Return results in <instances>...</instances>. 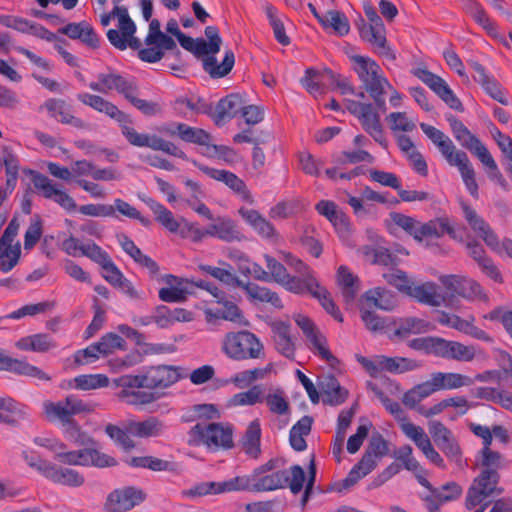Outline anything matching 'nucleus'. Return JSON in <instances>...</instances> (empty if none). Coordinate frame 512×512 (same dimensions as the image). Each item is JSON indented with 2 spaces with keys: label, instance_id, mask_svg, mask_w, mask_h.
<instances>
[{
  "label": "nucleus",
  "instance_id": "obj_30",
  "mask_svg": "<svg viewBox=\"0 0 512 512\" xmlns=\"http://www.w3.org/2000/svg\"><path fill=\"white\" fill-rule=\"evenodd\" d=\"M442 490H451L450 494L435 489L431 495L426 496L424 501L429 512H438L439 507L446 502L458 499L462 494V487L456 482H449L442 486Z\"/></svg>",
  "mask_w": 512,
  "mask_h": 512
},
{
  "label": "nucleus",
  "instance_id": "obj_32",
  "mask_svg": "<svg viewBox=\"0 0 512 512\" xmlns=\"http://www.w3.org/2000/svg\"><path fill=\"white\" fill-rule=\"evenodd\" d=\"M396 329L394 330L393 336H390V339L394 337L398 339H405L410 334H420L425 333L432 330V325L424 320L417 317H407L400 319L399 322H396Z\"/></svg>",
  "mask_w": 512,
  "mask_h": 512
},
{
  "label": "nucleus",
  "instance_id": "obj_4",
  "mask_svg": "<svg viewBox=\"0 0 512 512\" xmlns=\"http://www.w3.org/2000/svg\"><path fill=\"white\" fill-rule=\"evenodd\" d=\"M474 379L460 373H432L431 379L414 386L404 393L402 402L408 408H415L423 399L440 390L458 389L470 386Z\"/></svg>",
  "mask_w": 512,
  "mask_h": 512
},
{
  "label": "nucleus",
  "instance_id": "obj_11",
  "mask_svg": "<svg viewBox=\"0 0 512 512\" xmlns=\"http://www.w3.org/2000/svg\"><path fill=\"white\" fill-rule=\"evenodd\" d=\"M54 459L61 464L73 466H95L99 468L113 467L117 465V460L96 448H83L79 450L67 451L61 449Z\"/></svg>",
  "mask_w": 512,
  "mask_h": 512
},
{
  "label": "nucleus",
  "instance_id": "obj_50",
  "mask_svg": "<svg viewBox=\"0 0 512 512\" xmlns=\"http://www.w3.org/2000/svg\"><path fill=\"white\" fill-rule=\"evenodd\" d=\"M285 280L286 282H282L281 285L287 290L297 294L308 292L313 295V291L319 288V283L312 275L303 279L289 275Z\"/></svg>",
  "mask_w": 512,
  "mask_h": 512
},
{
  "label": "nucleus",
  "instance_id": "obj_3",
  "mask_svg": "<svg viewBox=\"0 0 512 512\" xmlns=\"http://www.w3.org/2000/svg\"><path fill=\"white\" fill-rule=\"evenodd\" d=\"M355 64L354 71L363 83V87L380 112H386V88H392L387 78L382 74L378 63L366 56L353 55L350 57Z\"/></svg>",
  "mask_w": 512,
  "mask_h": 512
},
{
  "label": "nucleus",
  "instance_id": "obj_58",
  "mask_svg": "<svg viewBox=\"0 0 512 512\" xmlns=\"http://www.w3.org/2000/svg\"><path fill=\"white\" fill-rule=\"evenodd\" d=\"M312 296L318 299L326 312L329 313L336 321L343 322V316L339 308L331 298L330 293L324 287L319 285V288H316V290L313 291Z\"/></svg>",
  "mask_w": 512,
  "mask_h": 512
},
{
  "label": "nucleus",
  "instance_id": "obj_33",
  "mask_svg": "<svg viewBox=\"0 0 512 512\" xmlns=\"http://www.w3.org/2000/svg\"><path fill=\"white\" fill-rule=\"evenodd\" d=\"M46 478L54 483L70 487H79L85 482L84 476L78 471L71 468H63L54 463L51 464Z\"/></svg>",
  "mask_w": 512,
  "mask_h": 512
},
{
  "label": "nucleus",
  "instance_id": "obj_26",
  "mask_svg": "<svg viewBox=\"0 0 512 512\" xmlns=\"http://www.w3.org/2000/svg\"><path fill=\"white\" fill-rule=\"evenodd\" d=\"M243 106L242 97L239 94L232 93L220 99L215 110L213 109L212 119L217 126H221L226 121L233 119Z\"/></svg>",
  "mask_w": 512,
  "mask_h": 512
},
{
  "label": "nucleus",
  "instance_id": "obj_9",
  "mask_svg": "<svg viewBox=\"0 0 512 512\" xmlns=\"http://www.w3.org/2000/svg\"><path fill=\"white\" fill-rule=\"evenodd\" d=\"M115 385L122 388L117 396L128 405L144 406L156 402L164 394L157 391L140 390L145 388L143 374L123 375L114 380Z\"/></svg>",
  "mask_w": 512,
  "mask_h": 512
},
{
  "label": "nucleus",
  "instance_id": "obj_28",
  "mask_svg": "<svg viewBox=\"0 0 512 512\" xmlns=\"http://www.w3.org/2000/svg\"><path fill=\"white\" fill-rule=\"evenodd\" d=\"M275 348L287 358H294L295 345L292 341L290 325L283 321L274 322L271 325Z\"/></svg>",
  "mask_w": 512,
  "mask_h": 512
},
{
  "label": "nucleus",
  "instance_id": "obj_21",
  "mask_svg": "<svg viewBox=\"0 0 512 512\" xmlns=\"http://www.w3.org/2000/svg\"><path fill=\"white\" fill-rule=\"evenodd\" d=\"M160 134L178 137L180 140L195 145L206 144L211 134L202 128L192 127L185 123H166L157 128Z\"/></svg>",
  "mask_w": 512,
  "mask_h": 512
},
{
  "label": "nucleus",
  "instance_id": "obj_45",
  "mask_svg": "<svg viewBox=\"0 0 512 512\" xmlns=\"http://www.w3.org/2000/svg\"><path fill=\"white\" fill-rule=\"evenodd\" d=\"M474 317L471 316L470 320L462 319L460 316L452 315V321L450 327L456 329L462 333H465L475 339L482 340L485 342H492V337L489 336L484 330L473 324Z\"/></svg>",
  "mask_w": 512,
  "mask_h": 512
},
{
  "label": "nucleus",
  "instance_id": "obj_1",
  "mask_svg": "<svg viewBox=\"0 0 512 512\" xmlns=\"http://www.w3.org/2000/svg\"><path fill=\"white\" fill-rule=\"evenodd\" d=\"M77 98L83 104L117 121L120 124L122 135L129 144L136 147H148L154 151H162L183 160L187 159L186 153L173 142L167 141L157 135L138 133L133 127L128 125L132 124L131 117L103 97L82 93L78 94Z\"/></svg>",
  "mask_w": 512,
  "mask_h": 512
},
{
  "label": "nucleus",
  "instance_id": "obj_34",
  "mask_svg": "<svg viewBox=\"0 0 512 512\" xmlns=\"http://www.w3.org/2000/svg\"><path fill=\"white\" fill-rule=\"evenodd\" d=\"M164 423L157 417L151 416L144 421H131L128 431L140 438L157 437L162 434Z\"/></svg>",
  "mask_w": 512,
  "mask_h": 512
},
{
  "label": "nucleus",
  "instance_id": "obj_64",
  "mask_svg": "<svg viewBox=\"0 0 512 512\" xmlns=\"http://www.w3.org/2000/svg\"><path fill=\"white\" fill-rule=\"evenodd\" d=\"M266 266L269 270L270 281L273 280L278 284L286 282V278L290 275L286 267L270 255H264Z\"/></svg>",
  "mask_w": 512,
  "mask_h": 512
},
{
  "label": "nucleus",
  "instance_id": "obj_42",
  "mask_svg": "<svg viewBox=\"0 0 512 512\" xmlns=\"http://www.w3.org/2000/svg\"><path fill=\"white\" fill-rule=\"evenodd\" d=\"M117 17L119 22V30H123L125 35H131V32L135 29V23L130 18L128 9L125 6H119L115 4L113 10L109 13L102 14L100 17L101 25L107 27L111 19Z\"/></svg>",
  "mask_w": 512,
  "mask_h": 512
},
{
  "label": "nucleus",
  "instance_id": "obj_54",
  "mask_svg": "<svg viewBox=\"0 0 512 512\" xmlns=\"http://www.w3.org/2000/svg\"><path fill=\"white\" fill-rule=\"evenodd\" d=\"M313 347L316 350V353L328 364L332 367H335L339 364V360L330 352L327 347V339L326 337L319 331L314 334L312 337L308 339Z\"/></svg>",
  "mask_w": 512,
  "mask_h": 512
},
{
  "label": "nucleus",
  "instance_id": "obj_20",
  "mask_svg": "<svg viewBox=\"0 0 512 512\" xmlns=\"http://www.w3.org/2000/svg\"><path fill=\"white\" fill-rule=\"evenodd\" d=\"M144 384L148 391L166 389L180 380L179 368L172 365H157L149 367L144 373Z\"/></svg>",
  "mask_w": 512,
  "mask_h": 512
},
{
  "label": "nucleus",
  "instance_id": "obj_5",
  "mask_svg": "<svg viewBox=\"0 0 512 512\" xmlns=\"http://www.w3.org/2000/svg\"><path fill=\"white\" fill-rule=\"evenodd\" d=\"M204 34L208 42L204 40V50L206 57L203 58V69L212 78H222L230 73L235 64V55L232 50H226L224 58L220 64H217L215 54L220 51L222 39L216 26H206Z\"/></svg>",
  "mask_w": 512,
  "mask_h": 512
},
{
  "label": "nucleus",
  "instance_id": "obj_17",
  "mask_svg": "<svg viewBox=\"0 0 512 512\" xmlns=\"http://www.w3.org/2000/svg\"><path fill=\"white\" fill-rule=\"evenodd\" d=\"M190 162L211 179L224 183L235 194L240 196L243 201L250 204L253 203L252 195L245 182L235 173L228 170L211 168L194 159L190 160Z\"/></svg>",
  "mask_w": 512,
  "mask_h": 512
},
{
  "label": "nucleus",
  "instance_id": "obj_18",
  "mask_svg": "<svg viewBox=\"0 0 512 512\" xmlns=\"http://www.w3.org/2000/svg\"><path fill=\"white\" fill-rule=\"evenodd\" d=\"M25 173L31 176L34 187L42 192L43 197L53 200L69 212L77 209L75 200L66 192L57 189L46 175L31 169L25 170Z\"/></svg>",
  "mask_w": 512,
  "mask_h": 512
},
{
  "label": "nucleus",
  "instance_id": "obj_55",
  "mask_svg": "<svg viewBox=\"0 0 512 512\" xmlns=\"http://www.w3.org/2000/svg\"><path fill=\"white\" fill-rule=\"evenodd\" d=\"M106 434L122 449L130 451L135 447L134 441L129 436L128 428L126 430L117 425L108 424L105 427Z\"/></svg>",
  "mask_w": 512,
  "mask_h": 512
},
{
  "label": "nucleus",
  "instance_id": "obj_37",
  "mask_svg": "<svg viewBox=\"0 0 512 512\" xmlns=\"http://www.w3.org/2000/svg\"><path fill=\"white\" fill-rule=\"evenodd\" d=\"M409 296L415 298L420 303L433 307L440 306L446 299L437 293L436 284L431 282H426L418 286L412 285Z\"/></svg>",
  "mask_w": 512,
  "mask_h": 512
},
{
  "label": "nucleus",
  "instance_id": "obj_38",
  "mask_svg": "<svg viewBox=\"0 0 512 512\" xmlns=\"http://www.w3.org/2000/svg\"><path fill=\"white\" fill-rule=\"evenodd\" d=\"M207 234L226 242L241 241L244 237L231 219H219L218 223L207 229Z\"/></svg>",
  "mask_w": 512,
  "mask_h": 512
},
{
  "label": "nucleus",
  "instance_id": "obj_6",
  "mask_svg": "<svg viewBox=\"0 0 512 512\" xmlns=\"http://www.w3.org/2000/svg\"><path fill=\"white\" fill-rule=\"evenodd\" d=\"M305 472L300 465H292L289 470H277L268 475L254 478L253 491H273L289 487L293 494L302 491L305 483Z\"/></svg>",
  "mask_w": 512,
  "mask_h": 512
},
{
  "label": "nucleus",
  "instance_id": "obj_47",
  "mask_svg": "<svg viewBox=\"0 0 512 512\" xmlns=\"http://www.w3.org/2000/svg\"><path fill=\"white\" fill-rule=\"evenodd\" d=\"M135 33L136 28L131 32V35H125L123 30L109 29L107 31V38L111 45L119 50H125L129 46L139 52L142 49V43L139 38L134 36Z\"/></svg>",
  "mask_w": 512,
  "mask_h": 512
},
{
  "label": "nucleus",
  "instance_id": "obj_61",
  "mask_svg": "<svg viewBox=\"0 0 512 512\" xmlns=\"http://www.w3.org/2000/svg\"><path fill=\"white\" fill-rule=\"evenodd\" d=\"M439 343L440 337L427 336L410 340L408 346L413 350L423 351L437 357Z\"/></svg>",
  "mask_w": 512,
  "mask_h": 512
},
{
  "label": "nucleus",
  "instance_id": "obj_53",
  "mask_svg": "<svg viewBox=\"0 0 512 512\" xmlns=\"http://www.w3.org/2000/svg\"><path fill=\"white\" fill-rule=\"evenodd\" d=\"M265 12L273 28L276 40L283 46L290 44V38L286 35L283 22L277 17L276 9L271 4H266Z\"/></svg>",
  "mask_w": 512,
  "mask_h": 512
},
{
  "label": "nucleus",
  "instance_id": "obj_19",
  "mask_svg": "<svg viewBox=\"0 0 512 512\" xmlns=\"http://www.w3.org/2000/svg\"><path fill=\"white\" fill-rule=\"evenodd\" d=\"M420 128L423 133L431 140V142L438 148L441 155L445 158L450 166L457 164L459 159L465 157L467 153L463 150L457 149L453 141L443 131L435 128L426 123H420Z\"/></svg>",
  "mask_w": 512,
  "mask_h": 512
},
{
  "label": "nucleus",
  "instance_id": "obj_23",
  "mask_svg": "<svg viewBox=\"0 0 512 512\" xmlns=\"http://www.w3.org/2000/svg\"><path fill=\"white\" fill-rule=\"evenodd\" d=\"M461 208L471 229L483 239L488 247L494 251H499V239L490 225L470 205L463 202Z\"/></svg>",
  "mask_w": 512,
  "mask_h": 512
},
{
  "label": "nucleus",
  "instance_id": "obj_59",
  "mask_svg": "<svg viewBox=\"0 0 512 512\" xmlns=\"http://www.w3.org/2000/svg\"><path fill=\"white\" fill-rule=\"evenodd\" d=\"M75 388L81 390H91L106 387L109 384V379L106 375H80L74 379Z\"/></svg>",
  "mask_w": 512,
  "mask_h": 512
},
{
  "label": "nucleus",
  "instance_id": "obj_41",
  "mask_svg": "<svg viewBox=\"0 0 512 512\" xmlns=\"http://www.w3.org/2000/svg\"><path fill=\"white\" fill-rule=\"evenodd\" d=\"M447 233L450 237L455 238V230L450 225L447 218H436L428 221L427 223H421L419 230V239L421 242L425 237H441Z\"/></svg>",
  "mask_w": 512,
  "mask_h": 512
},
{
  "label": "nucleus",
  "instance_id": "obj_48",
  "mask_svg": "<svg viewBox=\"0 0 512 512\" xmlns=\"http://www.w3.org/2000/svg\"><path fill=\"white\" fill-rule=\"evenodd\" d=\"M454 167L458 168L463 179V182L471 196L475 199H478V184L475 179L474 168L469 160L468 155L462 157L461 160L459 159V161L457 162V164L454 165Z\"/></svg>",
  "mask_w": 512,
  "mask_h": 512
},
{
  "label": "nucleus",
  "instance_id": "obj_52",
  "mask_svg": "<svg viewBox=\"0 0 512 512\" xmlns=\"http://www.w3.org/2000/svg\"><path fill=\"white\" fill-rule=\"evenodd\" d=\"M125 340L116 333H107L95 343L99 347L100 355L106 357L112 354L116 349H125Z\"/></svg>",
  "mask_w": 512,
  "mask_h": 512
},
{
  "label": "nucleus",
  "instance_id": "obj_13",
  "mask_svg": "<svg viewBox=\"0 0 512 512\" xmlns=\"http://www.w3.org/2000/svg\"><path fill=\"white\" fill-rule=\"evenodd\" d=\"M147 499L146 492L135 486H124L111 491L104 503L107 512H129Z\"/></svg>",
  "mask_w": 512,
  "mask_h": 512
},
{
  "label": "nucleus",
  "instance_id": "obj_39",
  "mask_svg": "<svg viewBox=\"0 0 512 512\" xmlns=\"http://www.w3.org/2000/svg\"><path fill=\"white\" fill-rule=\"evenodd\" d=\"M337 282L341 287L342 296L346 303L354 301L359 291V279L346 266H340L337 272Z\"/></svg>",
  "mask_w": 512,
  "mask_h": 512
},
{
  "label": "nucleus",
  "instance_id": "obj_51",
  "mask_svg": "<svg viewBox=\"0 0 512 512\" xmlns=\"http://www.w3.org/2000/svg\"><path fill=\"white\" fill-rule=\"evenodd\" d=\"M360 315L366 328L372 332L381 331L385 327L396 325V320L381 318L374 310H371V308L367 306L360 308Z\"/></svg>",
  "mask_w": 512,
  "mask_h": 512
},
{
  "label": "nucleus",
  "instance_id": "obj_35",
  "mask_svg": "<svg viewBox=\"0 0 512 512\" xmlns=\"http://www.w3.org/2000/svg\"><path fill=\"white\" fill-rule=\"evenodd\" d=\"M26 417L25 406L12 398L0 397V422L16 426Z\"/></svg>",
  "mask_w": 512,
  "mask_h": 512
},
{
  "label": "nucleus",
  "instance_id": "obj_31",
  "mask_svg": "<svg viewBox=\"0 0 512 512\" xmlns=\"http://www.w3.org/2000/svg\"><path fill=\"white\" fill-rule=\"evenodd\" d=\"M44 107L52 117L56 118L60 116V121L63 124H69L78 129L88 128V125L83 120L70 113L66 102L62 99H48L44 103Z\"/></svg>",
  "mask_w": 512,
  "mask_h": 512
},
{
  "label": "nucleus",
  "instance_id": "obj_12",
  "mask_svg": "<svg viewBox=\"0 0 512 512\" xmlns=\"http://www.w3.org/2000/svg\"><path fill=\"white\" fill-rule=\"evenodd\" d=\"M44 413L48 421H59L62 425L80 413H90L94 405L84 402L75 395H68L58 402L46 401L43 404Z\"/></svg>",
  "mask_w": 512,
  "mask_h": 512
},
{
  "label": "nucleus",
  "instance_id": "obj_15",
  "mask_svg": "<svg viewBox=\"0 0 512 512\" xmlns=\"http://www.w3.org/2000/svg\"><path fill=\"white\" fill-rule=\"evenodd\" d=\"M161 24L158 19H153L149 24V33L145 38L146 48L141 49L138 57L146 63H156L164 57L159 49L161 46L171 47L173 38L161 31Z\"/></svg>",
  "mask_w": 512,
  "mask_h": 512
},
{
  "label": "nucleus",
  "instance_id": "obj_27",
  "mask_svg": "<svg viewBox=\"0 0 512 512\" xmlns=\"http://www.w3.org/2000/svg\"><path fill=\"white\" fill-rule=\"evenodd\" d=\"M318 386L326 397L323 402L332 406L340 405L348 398V390L342 387L337 378L328 374L321 377Z\"/></svg>",
  "mask_w": 512,
  "mask_h": 512
},
{
  "label": "nucleus",
  "instance_id": "obj_22",
  "mask_svg": "<svg viewBox=\"0 0 512 512\" xmlns=\"http://www.w3.org/2000/svg\"><path fill=\"white\" fill-rule=\"evenodd\" d=\"M89 87L100 93H108L111 90L117 91L126 99L130 92H138L139 87L134 80H128L122 75L109 72L98 75V82H91Z\"/></svg>",
  "mask_w": 512,
  "mask_h": 512
},
{
  "label": "nucleus",
  "instance_id": "obj_24",
  "mask_svg": "<svg viewBox=\"0 0 512 512\" xmlns=\"http://www.w3.org/2000/svg\"><path fill=\"white\" fill-rule=\"evenodd\" d=\"M364 12L369 21V31L374 32L379 42L378 54L388 60L395 61L396 55L390 46L387 44L386 30L381 17L371 4L364 5Z\"/></svg>",
  "mask_w": 512,
  "mask_h": 512
},
{
  "label": "nucleus",
  "instance_id": "obj_16",
  "mask_svg": "<svg viewBox=\"0 0 512 512\" xmlns=\"http://www.w3.org/2000/svg\"><path fill=\"white\" fill-rule=\"evenodd\" d=\"M413 74L425 83L451 109L459 112L464 111V107L460 99L453 93L445 80L440 76L426 68H417L413 71Z\"/></svg>",
  "mask_w": 512,
  "mask_h": 512
},
{
  "label": "nucleus",
  "instance_id": "obj_2",
  "mask_svg": "<svg viewBox=\"0 0 512 512\" xmlns=\"http://www.w3.org/2000/svg\"><path fill=\"white\" fill-rule=\"evenodd\" d=\"M510 462L498 451L478 455L477 466L480 473L474 478L465 499V506L472 510L486 498L499 496L504 489L499 486L500 471L507 468Z\"/></svg>",
  "mask_w": 512,
  "mask_h": 512
},
{
  "label": "nucleus",
  "instance_id": "obj_7",
  "mask_svg": "<svg viewBox=\"0 0 512 512\" xmlns=\"http://www.w3.org/2000/svg\"><path fill=\"white\" fill-rule=\"evenodd\" d=\"M223 352L233 360L257 359L264 355L259 339L250 331L227 333L223 340Z\"/></svg>",
  "mask_w": 512,
  "mask_h": 512
},
{
  "label": "nucleus",
  "instance_id": "obj_49",
  "mask_svg": "<svg viewBox=\"0 0 512 512\" xmlns=\"http://www.w3.org/2000/svg\"><path fill=\"white\" fill-rule=\"evenodd\" d=\"M324 29L332 28L339 36H345L350 31L349 20L343 12L338 10H329L324 15Z\"/></svg>",
  "mask_w": 512,
  "mask_h": 512
},
{
  "label": "nucleus",
  "instance_id": "obj_63",
  "mask_svg": "<svg viewBox=\"0 0 512 512\" xmlns=\"http://www.w3.org/2000/svg\"><path fill=\"white\" fill-rule=\"evenodd\" d=\"M460 145L467 149L474 156L479 155L483 150L487 149L481 140L471 133L467 128L460 136L456 138Z\"/></svg>",
  "mask_w": 512,
  "mask_h": 512
},
{
  "label": "nucleus",
  "instance_id": "obj_60",
  "mask_svg": "<svg viewBox=\"0 0 512 512\" xmlns=\"http://www.w3.org/2000/svg\"><path fill=\"white\" fill-rule=\"evenodd\" d=\"M43 233V223L39 215H35L24 235V249H32L40 240Z\"/></svg>",
  "mask_w": 512,
  "mask_h": 512
},
{
  "label": "nucleus",
  "instance_id": "obj_57",
  "mask_svg": "<svg viewBox=\"0 0 512 512\" xmlns=\"http://www.w3.org/2000/svg\"><path fill=\"white\" fill-rule=\"evenodd\" d=\"M390 217L398 227L402 228L406 233L418 241L421 222L413 217L398 212H392Z\"/></svg>",
  "mask_w": 512,
  "mask_h": 512
},
{
  "label": "nucleus",
  "instance_id": "obj_62",
  "mask_svg": "<svg viewBox=\"0 0 512 512\" xmlns=\"http://www.w3.org/2000/svg\"><path fill=\"white\" fill-rule=\"evenodd\" d=\"M136 93L137 92H130L128 95H126V100L131 105H133L146 116H154L161 113L162 108L159 103L140 99L136 97Z\"/></svg>",
  "mask_w": 512,
  "mask_h": 512
},
{
  "label": "nucleus",
  "instance_id": "obj_29",
  "mask_svg": "<svg viewBox=\"0 0 512 512\" xmlns=\"http://www.w3.org/2000/svg\"><path fill=\"white\" fill-rule=\"evenodd\" d=\"M362 298L366 302L365 306L369 308L375 307L381 310L390 311L397 305L395 295L383 287H376L367 290L363 294Z\"/></svg>",
  "mask_w": 512,
  "mask_h": 512
},
{
  "label": "nucleus",
  "instance_id": "obj_44",
  "mask_svg": "<svg viewBox=\"0 0 512 512\" xmlns=\"http://www.w3.org/2000/svg\"><path fill=\"white\" fill-rule=\"evenodd\" d=\"M16 346L21 350L44 353L56 345L48 334L40 333L21 338Z\"/></svg>",
  "mask_w": 512,
  "mask_h": 512
},
{
  "label": "nucleus",
  "instance_id": "obj_8",
  "mask_svg": "<svg viewBox=\"0 0 512 512\" xmlns=\"http://www.w3.org/2000/svg\"><path fill=\"white\" fill-rule=\"evenodd\" d=\"M192 442L196 445H205L208 449H230L233 447V430L230 426L221 423H197L190 431Z\"/></svg>",
  "mask_w": 512,
  "mask_h": 512
},
{
  "label": "nucleus",
  "instance_id": "obj_56",
  "mask_svg": "<svg viewBox=\"0 0 512 512\" xmlns=\"http://www.w3.org/2000/svg\"><path fill=\"white\" fill-rule=\"evenodd\" d=\"M254 487V476L244 475L236 476L230 480L220 482L219 492H230V491H253Z\"/></svg>",
  "mask_w": 512,
  "mask_h": 512
},
{
  "label": "nucleus",
  "instance_id": "obj_40",
  "mask_svg": "<svg viewBox=\"0 0 512 512\" xmlns=\"http://www.w3.org/2000/svg\"><path fill=\"white\" fill-rule=\"evenodd\" d=\"M2 370L37 378L41 381H49L51 379V377L40 368L33 366L25 361L11 358L9 356L6 357Z\"/></svg>",
  "mask_w": 512,
  "mask_h": 512
},
{
  "label": "nucleus",
  "instance_id": "obj_14",
  "mask_svg": "<svg viewBox=\"0 0 512 512\" xmlns=\"http://www.w3.org/2000/svg\"><path fill=\"white\" fill-rule=\"evenodd\" d=\"M445 288L447 298L462 297L468 300H486L487 296L476 281L459 275H445L440 277Z\"/></svg>",
  "mask_w": 512,
  "mask_h": 512
},
{
  "label": "nucleus",
  "instance_id": "obj_25",
  "mask_svg": "<svg viewBox=\"0 0 512 512\" xmlns=\"http://www.w3.org/2000/svg\"><path fill=\"white\" fill-rule=\"evenodd\" d=\"M437 357L469 362L475 358V349L473 346H467L460 342L446 340L440 337Z\"/></svg>",
  "mask_w": 512,
  "mask_h": 512
},
{
  "label": "nucleus",
  "instance_id": "obj_10",
  "mask_svg": "<svg viewBox=\"0 0 512 512\" xmlns=\"http://www.w3.org/2000/svg\"><path fill=\"white\" fill-rule=\"evenodd\" d=\"M346 109L360 121L363 129L377 143L383 147H387V141L384 137L383 127L380 122V111L371 103H363L355 100H346Z\"/></svg>",
  "mask_w": 512,
  "mask_h": 512
},
{
  "label": "nucleus",
  "instance_id": "obj_36",
  "mask_svg": "<svg viewBox=\"0 0 512 512\" xmlns=\"http://www.w3.org/2000/svg\"><path fill=\"white\" fill-rule=\"evenodd\" d=\"M254 302L270 303L275 308H282V302L278 294L267 287L255 283H244L241 287Z\"/></svg>",
  "mask_w": 512,
  "mask_h": 512
},
{
  "label": "nucleus",
  "instance_id": "obj_46",
  "mask_svg": "<svg viewBox=\"0 0 512 512\" xmlns=\"http://www.w3.org/2000/svg\"><path fill=\"white\" fill-rule=\"evenodd\" d=\"M379 366L381 369L391 373H404L412 371L420 367L418 361L404 357H386L381 356L379 359Z\"/></svg>",
  "mask_w": 512,
  "mask_h": 512
},
{
  "label": "nucleus",
  "instance_id": "obj_43",
  "mask_svg": "<svg viewBox=\"0 0 512 512\" xmlns=\"http://www.w3.org/2000/svg\"><path fill=\"white\" fill-rule=\"evenodd\" d=\"M261 427L258 419L253 420L243 437V449L246 454L257 459L261 454L260 448Z\"/></svg>",
  "mask_w": 512,
  "mask_h": 512
}]
</instances>
